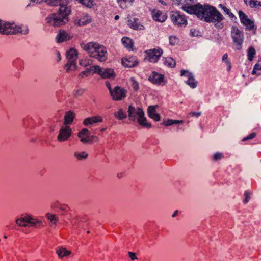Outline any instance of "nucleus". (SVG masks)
<instances>
[{"label": "nucleus", "mask_w": 261, "mask_h": 261, "mask_svg": "<svg viewBox=\"0 0 261 261\" xmlns=\"http://www.w3.org/2000/svg\"><path fill=\"white\" fill-rule=\"evenodd\" d=\"M197 17L204 22L213 23L217 29H221L224 27L222 21L224 17L213 6L197 3Z\"/></svg>", "instance_id": "obj_1"}, {"label": "nucleus", "mask_w": 261, "mask_h": 261, "mask_svg": "<svg viewBox=\"0 0 261 261\" xmlns=\"http://www.w3.org/2000/svg\"><path fill=\"white\" fill-rule=\"evenodd\" d=\"M47 1L53 5H59L60 8L57 13H52L46 18V23L54 27H60L66 24L69 21L68 16L71 12V9L67 4H64L65 0Z\"/></svg>", "instance_id": "obj_2"}, {"label": "nucleus", "mask_w": 261, "mask_h": 261, "mask_svg": "<svg viewBox=\"0 0 261 261\" xmlns=\"http://www.w3.org/2000/svg\"><path fill=\"white\" fill-rule=\"evenodd\" d=\"M83 50L86 51L91 58L100 62H105L107 59V50L106 47L96 42H90L81 45Z\"/></svg>", "instance_id": "obj_3"}, {"label": "nucleus", "mask_w": 261, "mask_h": 261, "mask_svg": "<svg viewBox=\"0 0 261 261\" xmlns=\"http://www.w3.org/2000/svg\"><path fill=\"white\" fill-rule=\"evenodd\" d=\"M128 115L129 119L132 121H135L137 120V122L142 127L149 129L152 125L150 123L147 122L146 117L144 116V113L142 108L138 107L135 108L134 106L130 105L128 108Z\"/></svg>", "instance_id": "obj_4"}, {"label": "nucleus", "mask_w": 261, "mask_h": 261, "mask_svg": "<svg viewBox=\"0 0 261 261\" xmlns=\"http://www.w3.org/2000/svg\"><path fill=\"white\" fill-rule=\"evenodd\" d=\"M29 30L27 27L17 25L14 23L0 19V34L4 35H13L17 33L27 34Z\"/></svg>", "instance_id": "obj_5"}, {"label": "nucleus", "mask_w": 261, "mask_h": 261, "mask_svg": "<svg viewBox=\"0 0 261 261\" xmlns=\"http://www.w3.org/2000/svg\"><path fill=\"white\" fill-rule=\"evenodd\" d=\"M231 37L235 46V49L239 51L242 50L244 40L243 32L238 27L232 26L231 28Z\"/></svg>", "instance_id": "obj_6"}, {"label": "nucleus", "mask_w": 261, "mask_h": 261, "mask_svg": "<svg viewBox=\"0 0 261 261\" xmlns=\"http://www.w3.org/2000/svg\"><path fill=\"white\" fill-rule=\"evenodd\" d=\"M170 17L172 22L175 25L182 27L186 25L187 24L186 16L179 11H171Z\"/></svg>", "instance_id": "obj_7"}, {"label": "nucleus", "mask_w": 261, "mask_h": 261, "mask_svg": "<svg viewBox=\"0 0 261 261\" xmlns=\"http://www.w3.org/2000/svg\"><path fill=\"white\" fill-rule=\"evenodd\" d=\"M127 90L120 86H115L113 91H111L110 95L114 101H121L126 97Z\"/></svg>", "instance_id": "obj_8"}, {"label": "nucleus", "mask_w": 261, "mask_h": 261, "mask_svg": "<svg viewBox=\"0 0 261 261\" xmlns=\"http://www.w3.org/2000/svg\"><path fill=\"white\" fill-rule=\"evenodd\" d=\"M39 222L38 220L32 218L28 215H22L16 220V224L20 226H35Z\"/></svg>", "instance_id": "obj_9"}, {"label": "nucleus", "mask_w": 261, "mask_h": 261, "mask_svg": "<svg viewBox=\"0 0 261 261\" xmlns=\"http://www.w3.org/2000/svg\"><path fill=\"white\" fill-rule=\"evenodd\" d=\"M148 79L149 82L156 85L163 86L167 83L165 75L156 71H152Z\"/></svg>", "instance_id": "obj_10"}, {"label": "nucleus", "mask_w": 261, "mask_h": 261, "mask_svg": "<svg viewBox=\"0 0 261 261\" xmlns=\"http://www.w3.org/2000/svg\"><path fill=\"white\" fill-rule=\"evenodd\" d=\"M238 14L241 23L245 26V29L249 31L252 30L254 27V21L249 19L248 16L241 10L238 11Z\"/></svg>", "instance_id": "obj_11"}, {"label": "nucleus", "mask_w": 261, "mask_h": 261, "mask_svg": "<svg viewBox=\"0 0 261 261\" xmlns=\"http://www.w3.org/2000/svg\"><path fill=\"white\" fill-rule=\"evenodd\" d=\"M146 53L148 57L149 61L151 62L156 63L159 60L163 51L161 48L157 47L147 50L146 51Z\"/></svg>", "instance_id": "obj_12"}, {"label": "nucleus", "mask_w": 261, "mask_h": 261, "mask_svg": "<svg viewBox=\"0 0 261 261\" xmlns=\"http://www.w3.org/2000/svg\"><path fill=\"white\" fill-rule=\"evenodd\" d=\"M72 134V129L69 126H62L57 136V139L59 142H64L68 140Z\"/></svg>", "instance_id": "obj_13"}, {"label": "nucleus", "mask_w": 261, "mask_h": 261, "mask_svg": "<svg viewBox=\"0 0 261 261\" xmlns=\"http://www.w3.org/2000/svg\"><path fill=\"white\" fill-rule=\"evenodd\" d=\"M127 24L133 30H143L145 29L144 26L141 22L140 19L135 16H132L128 17Z\"/></svg>", "instance_id": "obj_14"}, {"label": "nucleus", "mask_w": 261, "mask_h": 261, "mask_svg": "<svg viewBox=\"0 0 261 261\" xmlns=\"http://www.w3.org/2000/svg\"><path fill=\"white\" fill-rule=\"evenodd\" d=\"M122 64L123 66L132 68L138 65L139 61L136 56H126L122 59Z\"/></svg>", "instance_id": "obj_15"}, {"label": "nucleus", "mask_w": 261, "mask_h": 261, "mask_svg": "<svg viewBox=\"0 0 261 261\" xmlns=\"http://www.w3.org/2000/svg\"><path fill=\"white\" fill-rule=\"evenodd\" d=\"M73 37V35L72 34L68 33L64 30L60 29L56 37V39L58 43H62L72 39Z\"/></svg>", "instance_id": "obj_16"}, {"label": "nucleus", "mask_w": 261, "mask_h": 261, "mask_svg": "<svg viewBox=\"0 0 261 261\" xmlns=\"http://www.w3.org/2000/svg\"><path fill=\"white\" fill-rule=\"evenodd\" d=\"M151 14L153 20L155 21L164 22L167 18V14L159 10L153 9L151 11Z\"/></svg>", "instance_id": "obj_17"}, {"label": "nucleus", "mask_w": 261, "mask_h": 261, "mask_svg": "<svg viewBox=\"0 0 261 261\" xmlns=\"http://www.w3.org/2000/svg\"><path fill=\"white\" fill-rule=\"evenodd\" d=\"M158 106H151L148 108L147 113L148 116L155 121H159L161 120L160 114L156 113L155 108Z\"/></svg>", "instance_id": "obj_18"}, {"label": "nucleus", "mask_w": 261, "mask_h": 261, "mask_svg": "<svg viewBox=\"0 0 261 261\" xmlns=\"http://www.w3.org/2000/svg\"><path fill=\"white\" fill-rule=\"evenodd\" d=\"M102 120V117L100 116H92L85 119L83 122V124L84 126H86L96 123L101 122Z\"/></svg>", "instance_id": "obj_19"}, {"label": "nucleus", "mask_w": 261, "mask_h": 261, "mask_svg": "<svg viewBox=\"0 0 261 261\" xmlns=\"http://www.w3.org/2000/svg\"><path fill=\"white\" fill-rule=\"evenodd\" d=\"M181 76H185L188 78L186 81V83L190 86L192 88H195L196 87V84L195 83V79L192 75L191 73L188 71L182 70L180 72Z\"/></svg>", "instance_id": "obj_20"}, {"label": "nucleus", "mask_w": 261, "mask_h": 261, "mask_svg": "<svg viewBox=\"0 0 261 261\" xmlns=\"http://www.w3.org/2000/svg\"><path fill=\"white\" fill-rule=\"evenodd\" d=\"M122 43L124 46L128 50H134V41L128 37H123L121 39Z\"/></svg>", "instance_id": "obj_21"}, {"label": "nucleus", "mask_w": 261, "mask_h": 261, "mask_svg": "<svg viewBox=\"0 0 261 261\" xmlns=\"http://www.w3.org/2000/svg\"><path fill=\"white\" fill-rule=\"evenodd\" d=\"M91 22V19L88 15H83L75 20V24L79 26L85 25Z\"/></svg>", "instance_id": "obj_22"}, {"label": "nucleus", "mask_w": 261, "mask_h": 261, "mask_svg": "<svg viewBox=\"0 0 261 261\" xmlns=\"http://www.w3.org/2000/svg\"><path fill=\"white\" fill-rule=\"evenodd\" d=\"M75 117L74 113L71 111H68L65 115L64 116V124L67 126V125L71 124L73 121Z\"/></svg>", "instance_id": "obj_23"}, {"label": "nucleus", "mask_w": 261, "mask_h": 261, "mask_svg": "<svg viewBox=\"0 0 261 261\" xmlns=\"http://www.w3.org/2000/svg\"><path fill=\"white\" fill-rule=\"evenodd\" d=\"M116 76L115 73L113 69L106 68L102 69V73L101 77L103 79H114Z\"/></svg>", "instance_id": "obj_24"}, {"label": "nucleus", "mask_w": 261, "mask_h": 261, "mask_svg": "<svg viewBox=\"0 0 261 261\" xmlns=\"http://www.w3.org/2000/svg\"><path fill=\"white\" fill-rule=\"evenodd\" d=\"M66 57L68 60L76 61L77 58V50L74 48L70 49L66 53Z\"/></svg>", "instance_id": "obj_25"}, {"label": "nucleus", "mask_w": 261, "mask_h": 261, "mask_svg": "<svg viewBox=\"0 0 261 261\" xmlns=\"http://www.w3.org/2000/svg\"><path fill=\"white\" fill-rule=\"evenodd\" d=\"M219 8H221L224 13L228 15V16L232 19H237L236 16L231 12V10L226 7L225 6L222 4H220L218 5Z\"/></svg>", "instance_id": "obj_26"}, {"label": "nucleus", "mask_w": 261, "mask_h": 261, "mask_svg": "<svg viewBox=\"0 0 261 261\" xmlns=\"http://www.w3.org/2000/svg\"><path fill=\"white\" fill-rule=\"evenodd\" d=\"M114 115L118 120H123L127 117L126 112L122 108L119 109L117 112H115Z\"/></svg>", "instance_id": "obj_27"}, {"label": "nucleus", "mask_w": 261, "mask_h": 261, "mask_svg": "<svg viewBox=\"0 0 261 261\" xmlns=\"http://www.w3.org/2000/svg\"><path fill=\"white\" fill-rule=\"evenodd\" d=\"M99 141L98 138L95 135L88 136L86 139H83L82 142L84 144H92L94 142H97Z\"/></svg>", "instance_id": "obj_28"}, {"label": "nucleus", "mask_w": 261, "mask_h": 261, "mask_svg": "<svg viewBox=\"0 0 261 261\" xmlns=\"http://www.w3.org/2000/svg\"><path fill=\"white\" fill-rule=\"evenodd\" d=\"M57 253L60 258H63L65 256H69L71 254V252L67 250L65 248L61 247L57 250Z\"/></svg>", "instance_id": "obj_29"}, {"label": "nucleus", "mask_w": 261, "mask_h": 261, "mask_svg": "<svg viewBox=\"0 0 261 261\" xmlns=\"http://www.w3.org/2000/svg\"><path fill=\"white\" fill-rule=\"evenodd\" d=\"M76 67V61L68 60L65 65V68L67 72L74 70Z\"/></svg>", "instance_id": "obj_30"}, {"label": "nucleus", "mask_w": 261, "mask_h": 261, "mask_svg": "<svg viewBox=\"0 0 261 261\" xmlns=\"http://www.w3.org/2000/svg\"><path fill=\"white\" fill-rule=\"evenodd\" d=\"M164 64L168 67L173 68L176 65V62L171 57H166L164 59Z\"/></svg>", "instance_id": "obj_31"}, {"label": "nucleus", "mask_w": 261, "mask_h": 261, "mask_svg": "<svg viewBox=\"0 0 261 261\" xmlns=\"http://www.w3.org/2000/svg\"><path fill=\"white\" fill-rule=\"evenodd\" d=\"M245 4L249 6L252 8H254L257 6L261 7V2L257 0H244Z\"/></svg>", "instance_id": "obj_32"}, {"label": "nucleus", "mask_w": 261, "mask_h": 261, "mask_svg": "<svg viewBox=\"0 0 261 261\" xmlns=\"http://www.w3.org/2000/svg\"><path fill=\"white\" fill-rule=\"evenodd\" d=\"M77 1L87 8H91L96 5L95 0H77Z\"/></svg>", "instance_id": "obj_33"}, {"label": "nucleus", "mask_w": 261, "mask_h": 261, "mask_svg": "<svg viewBox=\"0 0 261 261\" xmlns=\"http://www.w3.org/2000/svg\"><path fill=\"white\" fill-rule=\"evenodd\" d=\"M182 9L190 14H196V5H190L188 6H182Z\"/></svg>", "instance_id": "obj_34"}, {"label": "nucleus", "mask_w": 261, "mask_h": 261, "mask_svg": "<svg viewBox=\"0 0 261 261\" xmlns=\"http://www.w3.org/2000/svg\"><path fill=\"white\" fill-rule=\"evenodd\" d=\"M90 134V132L88 129L83 128L78 133L77 136L80 138V141L82 142V140L86 139Z\"/></svg>", "instance_id": "obj_35"}, {"label": "nucleus", "mask_w": 261, "mask_h": 261, "mask_svg": "<svg viewBox=\"0 0 261 261\" xmlns=\"http://www.w3.org/2000/svg\"><path fill=\"white\" fill-rule=\"evenodd\" d=\"M46 217L55 226H56L59 219L55 214L47 213L46 214Z\"/></svg>", "instance_id": "obj_36"}, {"label": "nucleus", "mask_w": 261, "mask_h": 261, "mask_svg": "<svg viewBox=\"0 0 261 261\" xmlns=\"http://www.w3.org/2000/svg\"><path fill=\"white\" fill-rule=\"evenodd\" d=\"M182 122L183 121L182 120L179 121L177 120L168 119L166 121L164 120L161 124L165 125V126H169L173 124L182 123Z\"/></svg>", "instance_id": "obj_37"}, {"label": "nucleus", "mask_w": 261, "mask_h": 261, "mask_svg": "<svg viewBox=\"0 0 261 261\" xmlns=\"http://www.w3.org/2000/svg\"><path fill=\"white\" fill-rule=\"evenodd\" d=\"M256 51L253 47H250L247 50V57L249 61H252L255 55Z\"/></svg>", "instance_id": "obj_38"}, {"label": "nucleus", "mask_w": 261, "mask_h": 261, "mask_svg": "<svg viewBox=\"0 0 261 261\" xmlns=\"http://www.w3.org/2000/svg\"><path fill=\"white\" fill-rule=\"evenodd\" d=\"M222 61L225 63L227 67V71H229L231 69V64L230 61L228 59V54L227 53H225V54L223 55L222 57Z\"/></svg>", "instance_id": "obj_39"}, {"label": "nucleus", "mask_w": 261, "mask_h": 261, "mask_svg": "<svg viewBox=\"0 0 261 261\" xmlns=\"http://www.w3.org/2000/svg\"><path fill=\"white\" fill-rule=\"evenodd\" d=\"M261 74V61H259L254 67V68L252 71V74Z\"/></svg>", "instance_id": "obj_40"}, {"label": "nucleus", "mask_w": 261, "mask_h": 261, "mask_svg": "<svg viewBox=\"0 0 261 261\" xmlns=\"http://www.w3.org/2000/svg\"><path fill=\"white\" fill-rule=\"evenodd\" d=\"M179 42V38L176 36H170L169 37V43L172 46L177 45Z\"/></svg>", "instance_id": "obj_41"}, {"label": "nucleus", "mask_w": 261, "mask_h": 261, "mask_svg": "<svg viewBox=\"0 0 261 261\" xmlns=\"http://www.w3.org/2000/svg\"><path fill=\"white\" fill-rule=\"evenodd\" d=\"M178 5H182V6H188L193 4V0H176Z\"/></svg>", "instance_id": "obj_42"}, {"label": "nucleus", "mask_w": 261, "mask_h": 261, "mask_svg": "<svg viewBox=\"0 0 261 261\" xmlns=\"http://www.w3.org/2000/svg\"><path fill=\"white\" fill-rule=\"evenodd\" d=\"M91 70H93L95 73H97L100 76L102 73V69L98 65L93 66L91 67Z\"/></svg>", "instance_id": "obj_43"}, {"label": "nucleus", "mask_w": 261, "mask_h": 261, "mask_svg": "<svg viewBox=\"0 0 261 261\" xmlns=\"http://www.w3.org/2000/svg\"><path fill=\"white\" fill-rule=\"evenodd\" d=\"M57 207L59 208V210L63 211L65 213L68 212L70 210L69 207L66 204H62L60 203H57Z\"/></svg>", "instance_id": "obj_44"}, {"label": "nucleus", "mask_w": 261, "mask_h": 261, "mask_svg": "<svg viewBox=\"0 0 261 261\" xmlns=\"http://www.w3.org/2000/svg\"><path fill=\"white\" fill-rule=\"evenodd\" d=\"M256 135L257 134H256V133L255 132H252L251 133H250V134H249L247 136L244 137L242 139V141H247V140L252 139L254 138L256 136Z\"/></svg>", "instance_id": "obj_45"}, {"label": "nucleus", "mask_w": 261, "mask_h": 261, "mask_svg": "<svg viewBox=\"0 0 261 261\" xmlns=\"http://www.w3.org/2000/svg\"><path fill=\"white\" fill-rule=\"evenodd\" d=\"M75 156H76L78 159L81 160L83 159H86L88 156V154L85 153V152H82L81 153L75 152L74 154Z\"/></svg>", "instance_id": "obj_46"}, {"label": "nucleus", "mask_w": 261, "mask_h": 261, "mask_svg": "<svg viewBox=\"0 0 261 261\" xmlns=\"http://www.w3.org/2000/svg\"><path fill=\"white\" fill-rule=\"evenodd\" d=\"M224 156L223 154L220 152H216L213 156V160L214 161H218L221 160Z\"/></svg>", "instance_id": "obj_47"}, {"label": "nucleus", "mask_w": 261, "mask_h": 261, "mask_svg": "<svg viewBox=\"0 0 261 261\" xmlns=\"http://www.w3.org/2000/svg\"><path fill=\"white\" fill-rule=\"evenodd\" d=\"M131 81L132 82V86L134 91H137L139 89V84L138 83L135 81L134 79H132Z\"/></svg>", "instance_id": "obj_48"}, {"label": "nucleus", "mask_w": 261, "mask_h": 261, "mask_svg": "<svg viewBox=\"0 0 261 261\" xmlns=\"http://www.w3.org/2000/svg\"><path fill=\"white\" fill-rule=\"evenodd\" d=\"M250 193L248 190H246L244 192L245 198L243 201L244 204H247L250 200Z\"/></svg>", "instance_id": "obj_49"}, {"label": "nucleus", "mask_w": 261, "mask_h": 261, "mask_svg": "<svg viewBox=\"0 0 261 261\" xmlns=\"http://www.w3.org/2000/svg\"><path fill=\"white\" fill-rule=\"evenodd\" d=\"M128 254L129 258L131 259V260H134L135 259H138V258L137 257L135 253H133L132 252H128Z\"/></svg>", "instance_id": "obj_50"}, {"label": "nucleus", "mask_w": 261, "mask_h": 261, "mask_svg": "<svg viewBox=\"0 0 261 261\" xmlns=\"http://www.w3.org/2000/svg\"><path fill=\"white\" fill-rule=\"evenodd\" d=\"M105 84H106L107 87L108 88L109 92H110V94L111 91H113V89H112V88H111V84L109 83V82H108V81H106Z\"/></svg>", "instance_id": "obj_51"}, {"label": "nucleus", "mask_w": 261, "mask_h": 261, "mask_svg": "<svg viewBox=\"0 0 261 261\" xmlns=\"http://www.w3.org/2000/svg\"><path fill=\"white\" fill-rule=\"evenodd\" d=\"M134 0H117L118 3H132Z\"/></svg>", "instance_id": "obj_52"}, {"label": "nucleus", "mask_w": 261, "mask_h": 261, "mask_svg": "<svg viewBox=\"0 0 261 261\" xmlns=\"http://www.w3.org/2000/svg\"><path fill=\"white\" fill-rule=\"evenodd\" d=\"M181 213V212L180 211V212H179L178 210H176V211L174 212V213L173 214V215H172V216L173 217H176V216H177V215H178V214L179 213Z\"/></svg>", "instance_id": "obj_53"}, {"label": "nucleus", "mask_w": 261, "mask_h": 261, "mask_svg": "<svg viewBox=\"0 0 261 261\" xmlns=\"http://www.w3.org/2000/svg\"><path fill=\"white\" fill-rule=\"evenodd\" d=\"M159 2L161 3L162 5L167 6L168 4V2H167L166 1H164L163 0H159Z\"/></svg>", "instance_id": "obj_54"}, {"label": "nucleus", "mask_w": 261, "mask_h": 261, "mask_svg": "<svg viewBox=\"0 0 261 261\" xmlns=\"http://www.w3.org/2000/svg\"><path fill=\"white\" fill-rule=\"evenodd\" d=\"M195 29H191L190 31V35L192 37H194L195 36Z\"/></svg>", "instance_id": "obj_55"}, {"label": "nucleus", "mask_w": 261, "mask_h": 261, "mask_svg": "<svg viewBox=\"0 0 261 261\" xmlns=\"http://www.w3.org/2000/svg\"><path fill=\"white\" fill-rule=\"evenodd\" d=\"M89 72V71H82L81 73V75H87V73Z\"/></svg>", "instance_id": "obj_56"}, {"label": "nucleus", "mask_w": 261, "mask_h": 261, "mask_svg": "<svg viewBox=\"0 0 261 261\" xmlns=\"http://www.w3.org/2000/svg\"><path fill=\"white\" fill-rule=\"evenodd\" d=\"M17 63H22V61H21V60H20L17 59V60H15V61L14 62V65H16Z\"/></svg>", "instance_id": "obj_57"}, {"label": "nucleus", "mask_w": 261, "mask_h": 261, "mask_svg": "<svg viewBox=\"0 0 261 261\" xmlns=\"http://www.w3.org/2000/svg\"><path fill=\"white\" fill-rule=\"evenodd\" d=\"M33 2H36V3H41L43 0H31Z\"/></svg>", "instance_id": "obj_58"}, {"label": "nucleus", "mask_w": 261, "mask_h": 261, "mask_svg": "<svg viewBox=\"0 0 261 261\" xmlns=\"http://www.w3.org/2000/svg\"><path fill=\"white\" fill-rule=\"evenodd\" d=\"M119 16L118 15H116V16H115V20H117V19H119Z\"/></svg>", "instance_id": "obj_59"}, {"label": "nucleus", "mask_w": 261, "mask_h": 261, "mask_svg": "<svg viewBox=\"0 0 261 261\" xmlns=\"http://www.w3.org/2000/svg\"><path fill=\"white\" fill-rule=\"evenodd\" d=\"M117 176H118V177L119 178H121V177H122V173L118 174L117 175Z\"/></svg>", "instance_id": "obj_60"}, {"label": "nucleus", "mask_w": 261, "mask_h": 261, "mask_svg": "<svg viewBox=\"0 0 261 261\" xmlns=\"http://www.w3.org/2000/svg\"><path fill=\"white\" fill-rule=\"evenodd\" d=\"M200 114H201L200 112H197V117L199 116L200 115Z\"/></svg>", "instance_id": "obj_61"}, {"label": "nucleus", "mask_w": 261, "mask_h": 261, "mask_svg": "<svg viewBox=\"0 0 261 261\" xmlns=\"http://www.w3.org/2000/svg\"><path fill=\"white\" fill-rule=\"evenodd\" d=\"M59 60H60L61 58H60V55L59 54Z\"/></svg>", "instance_id": "obj_62"}, {"label": "nucleus", "mask_w": 261, "mask_h": 261, "mask_svg": "<svg viewBox=\"0 0 261 261\" xmlns=\"http://www.w3.org/2000/svg\"><path fill=\"white\" fill-rule=\"evenodd\" d=\"M87 233H90V231H87Z\"/></svg>", "instance_id": "obj_63"}]
</instances>
